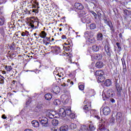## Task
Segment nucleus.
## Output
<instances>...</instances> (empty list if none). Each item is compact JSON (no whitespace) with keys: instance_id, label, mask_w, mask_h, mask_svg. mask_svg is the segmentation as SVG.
<instances>
[{"instance_id":"338daca9","label":"nucleus","mask_w":131,"mask_h":131,"mask_svg":"<svg viewBox=\"0 0 131 131\" xmlns=\"http://www.w3.org/2000/svg\"><path fill=\"white\" fill-rule=\"evenodd\" d=\"M24 131H33V130L32 129H26Z\"/></svg>"},{"instance_id":"c9c22d12","label":"nucleus","mask_w":131,"mask_h":131,"mask_svg":"<svg viewBox=\"0 0 131 131\" xmlns=\"http://www.w3.org/2000/svg\"><path fill=\"white\" fill-rule=\"evenodd\" d=\"M108 26L110 27V30L112 31V32H114V27L113 26V24H112V23L108 25Z\"/></svg>"},{"instance_id":"2eb2a0df","label":"nucleus","mask_w":131,"mask_h":131,"mask_svg":"<svg viewBox=\"0 0 131 131\" xmlns=\"http://www.w3.org/2000/svg\"><path fill=\"white\" fill-rule=\"evenodd\" d=\"M31 124L34 127H39V122H38V121L36 120H33L31 122Z\"/></svg>"},{"instance_id":"c03bdc74","label":"nucleus","mask_w":131,"mask_h":131,"mask_svg":"<svg viewBox=\"0 0 131 131\" xmlns=\"http://www.w3.org/2000/svg\"><path fill=\"white\" fill-rule=\"evenodd\" d=\"M72 119L75 118V115L74 113H71V114L69 116Z\"/></svg>"},{"instance_id":"a878e982","label":"nucleus","mask_w":131,"mask_h":131,"mask_svg":"<svg viewBox=\"0 0 131 131\" xmlns=\"http://www.w3.org/2000/svg\"><path fill=\"white\" fill-rule=\"evenodd\" d=\"M91 124L89 125V129L90 131H94L96 129V126L94 125L92 122H90Z\"/></svg>"},{"instance_id":"37998d69","label":"nucleus","mask_w":131,"mask_h":131,"mask_svg":"<svg viewBox=\"0 0 131 131\" xmlns=\"http://www.w3.org/2000/svg\"><path fill=\"white\" fill-rule=\"evenodd\" d=\"M90 13H91V14H92V15H93V16H94V18H95V19H97V13H96V12H95L94 11H91Z\"/></svg>"},{"instance_id":"4c0bfd02","label":"nucleus","mask_w":131,"mask_h":131,"mask_svg":"<svg viewBox=\"0 0 131 131\" xmlns=\"http://www.w3.org/2000/svg\"><path fill=\"white\" fill-rule=\"evenodd\" d=\"M104 21L105 24H106V25H109L110 24L112 23V21H111V20H108L107 19H104Z\"/></svg>"},{"instance_id":"3c124183","label":"nucleus","mask_w":131,"mask_h":131,"mask_svg":"<svg viewBox=\"0 0 131 131\" xmlns=\"http://www.w3.org/2000/svg\"><path fill=\"white\" fill-rule=\"evenodd\" d=\"M4 79H5V78H3V79H1V80H0V84H4V83H5V81L4 80Z\"/></svg>"},{"instance_id":"20e7f679","label":"nucleus","mask_w":131,"mask_h":131,"mask_svg":"<svg viewBox=\"0 0 131 131\" xmlns=\"http://www.w3.org/2000/svg\"><path fill=\"white\" fill-rule=\"evenodd\" d=\"M60 99L62 103L68 104V102H69V96L66 94H63L61 96Z\"/></svg>"},{"instance_id":"39448f33","label":"nucleus","mask_w":131,"mask_h":131,"mask_svg":"<svg viewBox=\"0 0 131 131\" xmlns=\"http://www.w3.org/2000/svg\"><path fill=\"white\" fill-rule=\"evenodd\" d=\"M41 124L45 127H48L49 126V119L47 118H42L41 120H39Z\"/></svg>"},{"instance_id":"6e6552de","label":"nucleus","mask_w":131,"mask_h":131,"mask_svg":"<svg viewBox=\"0 0 131 131\" xmlns=\"http://www.w3.org/2000/svg\"><path fill=\"white\" fill-rule=\"evenodd\" d=\"M103 114L104 115L107 116L109 115L110 113H111V110H110V107L108 106L104 107L103 109Z\"/></svg>"},{"instance_id":"f257e3e1","label":"nucleus","mask_w":131,"mask_h":131,"mask_svg":"<svg viewBox=\"0 0 131 131\" xmlns=\"http://www.w3.org/2000/svg\"><path fill=\"white\" fill-rule=\"evenodd\" d=\"M114 95V92H112V90H108L105 92L104 94H102V98H103L104 101L109 99L110 98H112Z\"/></svg>"},{"instance_id":"c85d7f7f","label":"nucleus","mask_w":131,"mask_h":131,"mask_svg":"<svg viewBox=\"0 0 131 131\" xmlns=\"http://www.w3.org/2000/svg\"><path fill=\"white\" fill-rule=\"evenodd\" d=\"M65 116H69L71 114V110L67 109L64 111Z\"/></svg>"},{"instance_id":"9d476101","label":"nucleus","mask_w":131,"mask_h":131,"mask_svg":"<svg viewBox=\"0 0 131 131\" xmlns=\"http://www.w3.org/2000/svg\"><path fill=\"white\" fill-rule=\"evenodd\" d=\"M75 8L76 9H77V10H83V5H82V4H81L80 3H77L75 4Z\"/></svg>"},{"instance_id":"5701e85b","label":"nucleus","mask_w":131,"mask_h":131,"mask_svg":"<svg viewBox=\"0 0 131 131\" xmlns=\"http://www.w3.org/2000/svg\"><path fill=\"white\" fill-rule=\"evenodd\" d=\"M54 112H50L47 114V116H48L49 118L53 119V118H55V114H53Z\"/></svg>"},{"instance_id":"774afa93","label":"nucleus","mask_w":131,"mask_h":131,"mask_svg":"<svg viewBox=\"0 0 131 131\" xmlns=\"http://www.w3.org/2000/svg\"><path fill=\"white\" fill-rule=\"evenodd\" d=\"M119 37H120V38H121V37H122V34L120 33V34H119Z\"/></svg>"},{"instance_id":"412c9836","label":"nucleus","mask_w":131,"mask_h":131,"mask_svg":"<svg viewBox=\"0 0 131 131\" xmlns=\"http://www.w3.org/2000/svg\"><path fill=\"white\" fill-rule=\"evenodd\" d=\"M52 97H53V95L50 93L46 94L45 95V98L46 100H47L48 101H50Z\"/></svg>"},{"instance_id":"8fccbe9b","label":"nucleus","mask_w":131,"mask_h":131,"mask_svg":"<svg viewBox=\"0 0 131 131\" xmlns=\"http://www.w3.org/2000/svg\"><path fill=\"white\" fill-rule=\"evenodd\" d=\"M32 12H33V13H38V9H32Z\"/></svg>"},{"instance_id":"de8ad7c7","label":"nucleus","mask_w":131,"mask_h":131,"mask_svg":"<svg viewBox=\"0 0 131 131\" xmlns=\"http://www.w3.org/2000/svg\"><path fill=\"white\" fill-rule=\"evenodd\" d=\"M116 45L118 47V48L119 49V50H121V47H120V43L119 42H117L116 43Z\"/></svg>"},{"instance_id":"49530a36","label":"nucleus","mask_w":131,"mask_h":131,"mask_svg":"<svg viewBox=\"0 0 131 131\" xmlns=\"http://www.w3.org/2000/svg\"><path fill=\"white\" fill-rule=\"evenodd\" d=\"M110 122L111 123H114V122H115V119H114V118H112L111 119H110Z\"/></svg>"},{"instance_id":"7ed1b4c3","label":"nucleus","mask_w":131,"mask_h":131,"mask_svg":"<svg viewBox=\"0 0 131 131\" xmlns=\"http://www.w3.org/2000/svg\"><path fill=\"white\" fill-rule=\"evenodd\" d=\"M116 90L117 91V94L118 97L121 96V91H122V87L120 86V84L117 82H115Z\"/></svg>"},{"instance_id":"f8f14e48","label":"nucleus","mask_w":131,"mask_h":131,"mask_svg":"<svg viewBox=\"0 0 131 131\" xmlns=\"http://www.w3.org/2000/svg\"><path fill=\"white\" fill-rule=\"evenodd\" d=\"M81 21L82 23H89L90 21V17L88 16H85L81 18Z\"/></svg>"},{"instance_id":"6e6d98bb","label":"nucleus","mask_w":131,"mask_h":131,"mask_svg":"<svg viewBox=\"0 0 131 131\" xmlns=\"http://www.w3.org/2000/svg\"><path fill=\"white\" fill-rule=\"evenodd\" d=\"M102 120H104L106 123H107V121H108V119H106L105 118H102Z\"/></svg>"},{"instance_id":"bf43d9fd","label":"nucleus","mask_w":131,"mask_h":131,"mask_svg":"<svg viewBox=\"0 0 131 131\" xmlns=\"http://www.w3.org/2000/svg\"><path fill=\"white\" fill-rule=\"evenodd\" d=\"M51 131H58V130L55 128H52L51 129Z\"/></svg>"},{"instance_id":"864d4df0","label":"nucleus","mask_w":131,"mask_h":131,"mask_svg":"<svg viewBox=\"0 0 131 131\" xmlns=\"http://www.w3.org/2000/svg\"><path fill=\"white\" fill-rule=\"evenodd\" d=\"M96 113V111L95 110H91L90 111V114H91V115H94V114H95Z\"/></svg>"},{"instance_id":"cd10ccee","label":"nucleus","mask_w":131,"mask_h":131,"mask_svg":"<svg viewBox=\"0 0 131 131\" xmlns=\"http://www.w3.org/2000/svg\"><path fill=\"white\" fill-rule=\"evenodd\" d=\"M54 51L55 54H56V55H58V54L61 53V48H60V47H55Z\"/></svg>"},{"instance_id":"ea45409f","label":"nucleus","mask_w":131,"mask_h":131,"mask_svg":"<svg viewBox=\"0 0 131 131\" xmlns=\"http://www.w3.org/2000/svg\"><path fill=\"white\" fill-rule=\"evenodd\" d=\"M89 93L91 94V96H94L95 94H96L95 90L93 89L89 90Z\"/></svg>"},{"instance_id":"ddd939ff","label":"nucleus","mask_w":131,"mask_h":131,"mask_svg":"<svg viewBox=\"0 0 131 131\" xmlns=\"http://www.w3.org/2000/svg\"><path fill=\"white\" fill-rule=\"evenodd\" d=\"M34 24H37V26H38V22L31 20L30 23L28 24V26H30L31 28H34Z\"/></svg>"},{"instance_id":"58836bf2","label":"nucleus","mask_w":131,"mask_h":131,"mask_svg":"<svg viewBox=\"0 0 131 131\" xmlns=\"http://www.w3.org/2000/svg\"><path fill=\"white\" fill-rule=\"evenodd\" d=\"M88 41L90 43H93L95 42V39H94V38H89Z\"/></svg>"},{"instance_id":"f3484780","label":"nucleus","mask_w":131,"mask_h":131,"mask_svg":"<svg viewBox=\"0 0 131 131\" xmlns=\"http://www.w3.org/2000/svg\"><path fill=\"white\" fill-rule=\"evenodd\" d=\"M102 57L103 56L102 55V54L98 53V54H95L93 56V58L95 59V60H102Z\"/></svg>"},{"instance_id":"e2e57ef3","label":"nucleus","mask_w":131,"mask_h":131,"mask_svg":"<svg viewBox=\"0 0 131 131\" xmlns=\"http://www.w3.org/2000/svg\"><path fill=\"white\" fill-rule=\"evenodd\" d=\"M111 101L112 103L115 102V100H114V99H113V98L111 99Z\"/></svg>"},{"instance_id":"6ab92c4d","label":"nucleus","mask_w":131,"mask_h":131,"mask_svg":"<svg viewBox=\"0 0 131 131\" xmlns=\"http://www.w3.org/2000/svg\"><path fill=\"white\" fill-rule=\"evenodd\" d=\"M117 116V119L118 120H119L120 122V121H122V114L120 112H118L116 115Z\"/></svg>"},{"instance_id":"393cba45","label":"nucleus","mask_w":131,"mask_h":131,"mask_svg":"<svg viewBox=\"0 0 131 131\" xmlns=\"http://www.w3.org/2000/svg\"><path fill=\"white\" fill-rule=\"evenodd\" d=\"M112 83V82L109 79H106L104 82V85H105V86H110Z\"/></svg>"},{"instance_id":"e433bc0d","label":"nucleus","mask_w":131,"mask_h":131,"mask_svg":"<svg viewBox=\"0 0 131 131\" xmlns=\"http://www.w3.org/2000/svg\"><path fill=\"white\" fill-rule=\"evenodd\" d=\"M70 127L71 128V129H74L77 127L76 124L72 123L71 124Z\"/></svg>"},{"instance_id":"5fc2aeb1","label":"nucleus","mask_w":131,"mask_h":131,"mask_svg":"<svg viewBox=\"0 0 131 131\" xmlns=\"http://www.w3.org/2000/svg\"><path fill=\"white\" fill-rule=\"evenodd\" d=\"M21 36H28L27 34H26L25 32H23L21 33Z\"/></svg>"},{"instance_id":"0e129e2a","label":"nucleus","mask_w":131,"mask_h":131,"mask_svg":"<svg viewBox=\"0 0 131 131\" xmlns=\"http://www.w3.org/2000/svg\"><path fill=\"white\" fill-rule=\"evenodd\" d=\"M95 118H97V119H100V116L98 115H95Z\"/></svg>"},{"instance_id":"13d9d810","label":"nucleus","mask_w":131,"mask_h":131,"mask_svg":"<svg viewBox=\"0 0 131 131\" xmlns=\"http://www.w3.org/2000/svg\"><path fill=\"white\" fill-rule=\"evenodd\" d=\"M61 38L62 39H66L67 38L66 37V36L63 35L62 36H61Z\"/></svg>"},{"instance_id":"dca6fc26","label":"nucleus","mask_w":131,"mask_h":131,"mask_svg":"<svg viewBox=\"0 0 131 131\" xmlns=\"http://www.w3.org/2000/svg\"><path fill=\"white\" fill-rule=\"evenodd\" d=\"M95 66L97 68H102V67H104V63L102 61H98L96 62Z\"/></svg>"},{"instance_id":"a18cd8bd","label":"nucleus","mask_w":131,"mask_h":131,"mask_svg":"<svg viewBox=\"0 0 131 131\" xmlns=\"http://www.w3.org/2000/svg\"><path fill=\"white\" fill-rule=\"evenodd\" d=\"M5 23V21H4V19L3 18H0V25H4Z\"/></svg>"},{"instance_id":"c756f323","label":"nucleus","mask_w":131,"mask_h":131,"mask_svg":"<svg viewBox=\"0 0 131 131\" xmlns=\"http://www.w3.org/2000/svg\"><path fill=\"white\" fill-rule=\"evenodd\" d=\"M52 124L54 125V126H57L58 124H59V121L57 119H54L52 121Z\"/></svg>"},{"instance_id":"79ce46f5","label":"nucleus","mask_w":131,"mask_h":131,"mask_svg":"<svg viewBox=\"0 0 131 131\" xmlns=\"http://www.w3.org/2000/svg\"><path fill=\"white\" fill-rule=\"evenodd\" d=\"M5 69H6V70H7V71H11V70H12V67L8 66V67H6Z\"/></svg>"},{"instance_id":"052dcab7","label":"nucleus","mask_w":131,"mask_h":131,"mask_svg":"<svg viewBox=\"0 0 131 131\" xmlns=\"http://www.w3.org/2000/svg\"><path fill=\"white\" fill-rule=\"evenodd\" d=\"M31 102L29 101H28L27 102H26V106H28V105H29V104H30Z\"/></svg>"},{"instance_id":"1a4fd4ad","label":"nucleus","mask_w":131,"mask_h":131,"mask_svg":"<svg viewBox=\"0 0 131 131\" xmlns=\"http://www.w3.org/2000/svg\"><path fill=\"white\" fill-rule=\"evenodd\" d=\"M60 91V87L58 86H53L51 89L52 93H54V94H59Z\"/></svg>"},{"instance_id":"4468645a","label":"nucleus","mask_w":131,"mask_h":131,"mask_svg":"<svg viewBox=\"0 0 131 131\" xmlns=\"http://www.w3.org/2000/svg\"><path fill=\"white\" fill-rule=\"evenodd\" d=\"M59 115L61 117H65V110L63 108H60L59 111Z\"/></svg>"},{"instance_id":"9b49d317","label":"nucleus","mask_w":131,"mask_h":131,"mask_svg":"<svg viewBox=\"0 0 131 131\" xmlns=\"http://www.w3.org/2000/svg\"><path fill=\"white\" fill-rule=\"evenodd\" d=\"M104 71L102 70H99V71H96V72L95 73V75L97 77H99V76H102V75H104Z\"/></svg>"},{"instance_id":"7c9ffc66","label":"nucleus","mask_w":131,"mask_h":131,"mask_svg":"<svg viewBox=\"0 0 131 131\" xmlns=\"http://www.w3.org/2000/svg\"><path fill=\"white\" fill-rule=\"evenodd\" d=\"M54 105L56 106H59V105L61 104V101L59 99H55L53 101Z\"/></svg>"},{"instance_id":"a211bd4d","label":"nucleus","mask_w":131,"mask_h":131,"mask_svg":"<svg viewBox=\"0 0 131 131\" xmlns=\"http://www.w3.org/2000/svg\"><path fill=\"white\" fill-rule=\"evenodd\" d=\"M100 48H102V47L100 45H94L92 47V50L93 51H94V52H99Z\"/></svg>"},{"instance_id":"423d86ee","label":"nucleus","mask_w":131,"mask_h":131,"mask_svg":"<svg viewBox=\"0 0 131 131\" xmlns=\"http://www.w3.org/2000/svg\"><path fill=\"white\" fill-rule=\"evenodd\" d=\"M110 45L109 44L105 45L104 47V50L106 53V55L108 58H111V51L110 50Z\"/></svg>"},{"instance_id":"a19ab883","label":"nucleus","mask_w":131,"mask_h":131,"mask_svg":"<svg viewBox=\"0 0 131 131\" xmlns=\"http://www.w3.org/2000/svg\"><path fill=\"white\" fill-rule=\"evenodd\" d=\"M79 89L80 90V91H83L84 90V85L82 84L79 85Z\"/></svg>"},{"instance_id":"4d7b16f0","label":"nucleus","mask_w":131,"mask_h":131,"mask_svg":"<svg viewBox=\"0 0 131 131\" xmlns=\"http://www.w3.org/2000/svg\"><path fill=\"white\" fill-rule=\"evenodd\" d=\"M2 117L3 119H7V116H6V115H3Z\"/></svg>"},{"instance_id":"aec40b11","label":"nucleus","mask_w":131,"mask_h":131,"mask_svg":"<svg viewBox=\"0 0 131 131\" xmlns=\"http://www.w3.org/2000/svg\"><path fill=\"white\" fill-rule=\"evenodd\" d=\"M104 37L103 36V34L101 33H98L97 35V40L102 41L103 40Z\"/></svg>"},{"instance_id":"f03ea898","label":"nucleus","mask_w":131,"mask_h":131,"mask_svg":"<svg viewBox=\"0 0 131 131\" xmlns=\"http://www.w3.org/2000/svg\"><path fill=\"white\" fill-rule=\"evenodd\" d=\"M84 103L85 104L83 107V109L84 111V112H85V113H86V112H88V111H90V110H91V109H92V104H91V102H88L86 103V101H84Z\"/></svg>"},{"instance_id":"4be33fe9","label":"nucleus","mask_w":131,"mask_h":131,"mask_svg":"<svg viewBox=\"0 0 131 131\" xmlns=\"http://www.w3.org/2000/svg\"><path fill=\"white\" fill-rule=\"evenodd\" d=\"M97 78L98 79V82H104V81L105 80V77H104V75H102L99 77H97Z\"/></svg>"},{"instance_id":"603ef678","label":"nucleus","mask_w":131,"mask_h":131,"mask_svg":"<svg viewBox=\"0 0 131 131\" xmlns=\"http://www.w3.org/2000/svg\"><path fill=\"white\" fill-rule=\"evenodd\" d=\"M70 54V53L64 52L61 54V56H69Z\"/></svg>"},{"instance_id":"f704fd0d","label":"nucleus","mask_w":131,"mask_h":131,"mask_svg":"<svg viewBox=\"0 0 131 131\" xmlns=\"http://www.w3.org/2000/svg\"><path fill=\"white\" fill-rule=\"evenodd\" d=\"M86 129H88V126L85 125H83L81 126L80 131H85Z\"/></svg>"},{"instance_id":"bb28decb","label":"nucleus","mask_w":131,"mask_h":131,"mask_svg":"<svg viewBox=\"0 0 131 131\" xmlns=\"http://www.w3.org/2000/svg\"><path fill=\"white\" fill-rule=\"evenodd\" d=\"M99 129L100 131H105L106 130V126L105 125V124H100L99 127Z\"/></svg>"},{"instance_id":"0eeeda50","label":"nucleus","mask_w":131,"mask_h":131,"mask_svg":"<svg viewBox=\"0 0 131 131\" xmlns=\"http://www.w3.org/2000/svg\"><path fill=\"white\" fill-rule=\"evenodd\" d=\"M45 107V105H43V104L39 103L37 105L36 107L34 109L35 112H40V111H42Z\"/></svg>"},{"instance_id":"473e14b6","label":"nucleus","mask_w":131,"mask_h":131,"mask_svg":"<svg viewBox=\"0 0 131 131\" xmlns=\"http://www.w3.org/2000/svg\"><path fill=\"white\" fill-rule=\"evenodd\" d=\"M46 36H47V33L45 31H42L40 34V37H41L42 38H46Z\"/></svg>"},{"instance_id":"b1692460","label":"nucleus","mask_w":131,"mask_h":131,"mask_svg":"<svg viewBox=\"0 0 131 131\" xmlns=\"http://www.w3.org/2000/svg\"><path fill=\"white\" fill-rule=\"evenodd\" d=\"M68 130V125H64L60 127V131H67Z\"/></svg>"},{"instance_id":"72a5a7b5","label":"nucleus","mask_w":131,"mask_h":131,"mask_svg":"<svg viewBox=\"0 0 131 131\" xmlns=\"http://www.w3.org/2000/svg\"><path fill=\"white\" fill-rule=\"evenodd\" d=\"M90 28L92 30L96 29L97 28V25L95 23H92L90 25Z\"/></svg>"},{"instance_id":"680f3d73","label":"nucleus","mask_w":131,"mask_h":131,"mask_svg":"<svg viewBox=\"0 0 131 131\" xmlns=\"http://www.w3.org/2000/svg\"><path fill=\"white\" fill-rule=\"evenodd\" d=\"M105 122L101 119V124H105Z\"/></svg>"},{"instance_id":"69168bd1","label":"nucleus","mask_w":131,"mask_h":131,"mask_svg":"<svg viewBox=\"0 0 131 131\" xmlns=\"http://www.w3.org/2000/svg\"><path fill=\"white\" fill-rule=\"evenodd\" d=\"M124 13L126 14V15H127V12H128V10H125L124 11Z\"/></svg>"},{"instance_id":"09e8293b","label":"nucleus","mask_w":131,"mask_h":131,"mask_svg":"<svg viewBox=\"0 0 131 131\" xmlns=\"http://www.w3.org/2000/svg\"><path fill=\"white\" fill-rule=\"evenodd\" d=\"M6 3H7V1L6 0H0V5L6 4Z\"/></svg>"},{"instance_id":"2f4dec72","label":"nucleus","mask_w":131,"mask_h":131,"mask_svg":"<svg viewBox=\"0 0 131 131\" xmlns=\"http://www.w3.org/2000/svg\"><path fill=\"white\" fill-rule=\"evenodd\" d=\"M19 16H20V14L19 13H18V11L13 12L12 14V17H15L16 18V17H19Z\"/></svg>"}]
</instances>
